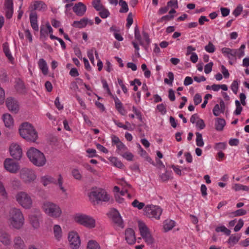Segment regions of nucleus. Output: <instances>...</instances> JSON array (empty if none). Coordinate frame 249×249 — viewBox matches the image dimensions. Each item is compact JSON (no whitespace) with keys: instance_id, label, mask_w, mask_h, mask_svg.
Wrapping results in <instances>:
<instances>
[{"instance_id":"c03bdc74","label":"nucleus","mask_w":249,"mask_h":249,"mask_svg":"<svg viewBox=\"0 0 249 249\" xmlns=\"http://www.w3.org/2000/svg\"><path fill=\"white\" fill-rule=\"evenodd\" d=\"M119 5L121 6V8L119 12L120 13H126L128 11V6L126 1L119 2Z\"/></svg>"},{"instance_id":"0e129e2a","label":"nucleus","mask_w":249,"mask_h":249,"mask_svg":"<svg viewBox=\"0 0 249 249\" xmlns=\"http://www.w3.org/2000/svg\"><path fill=\"white\" fill-rule=\"evenodd\" d=\"M213 66V62H210L205 65L204 68V71L206 74L209 73L212 71Z\"/></svg>"},{"instance_id":"338daca9","label":"nucleus","mask_w":249,"mask_h":249,"mask_svg":"<svg viewBox=\"0 0 249 249\" xmlns=\"http://www.w3.org/2000/svg\"><path fill=\"white\" fill-rule=\"evenodd\" d=\"M244 221L242 219H240L238 221V224L235 226L234 228V230L235 231L237 232L239 231L242 227L243 226Z\"/></svg>"},{"instance_id":"e2e57ef3","label":"nucleus","mask_w":249,"mask_h":249,"mask_svg":"<svg viewBox=\"0 0 249 249\" xmlns=\"http://www.w3.org/2000/svg\"><path fill=\"white\" fill-rule=\"evenodd\" d=\"M0 195L4 197H7V194L2 182H0Z\"/></svg>"},{"instance_id":"2f4dec72","label":"nucleus","mask_w":249,"mask_h":249,"mask_svg":"<svg viewBox=\"0 0 249 249\" xmlns=\"http://www.w3.org/2000/svg\"><path fill=\"white\" fill-rule=\"evenodd\" d=\"M15 88L17 91L18 92L21 93L25 92V85L22 81L18 79L17 81Z\"/></svg>"},{"instance_id":"cd10ccee","label":"nucleus","mask_w":249,"mask_h":249,"mask_svg":"<svg viewBox=\"0 0 249 249\" xmlns=\"http://www.w3.org/2000/svg\"><path fill=\"white\" fill-rule=\"evenodd\" d=\"M226 124L225 121L224 119L217 118L215 120V127L217 131H222Z\"/></svg>"},{"instance_id":"5fc2aeb1","label":"nucleus","mask_w":249,"mask_h":249,"mask_svg":"<svg viewBox=\"0 0 249 249\" xmlns=\"http://www.w3.org/2000/svg\"><path fill=\"white\" fill-rule=\"evenodd\" d=\"M168 77H169V79H168L167 78L164 79V82L167 84L169 85H172V82L174 80V74L172 72H169L168 73Z\"/></svg>"},{"instance_id":"1a4fd4ad","label":"nucleus","mask_w":249,"mask_h":249,"mask_svg":"<svg viewBox=\"0 0 249 249\" xmlns=\"http://www.w3.org/2000/svg\"><path fill=\"white\" fill-rule=\"evenodd\" d=\"M144 213L145 215L150 218H155L159 219L162 213V209L159 207L153 205H148L144 208Z\"/></svg>"},{"instance_id":"f257e3e1","label":"nucleus","mask_w":249,"mask_h":249,"mask_svg":"<svg viewBox=\"0 0 249 249\" xmlns=\"http://www.w3.org/2000/svg\"><path fill=\"white\" fill-rule=\"evenodd\" d=\"M8 220L10 226L18 230L21 229L24 223L23 213L19 209L15 208L10 210Z\"/></svg>"},{"instance_id":"7c9ffc66","label":"nucleus","mask_w":249,"mask_h":249,"mask_svg":"<svg viewBox=\"0 0 249 249\" xmlns=\"http://www.w3.org/2000/svg\"><path fill=\"white\" fill-rule=\"evenodd\" d=\"M3 50L7 58L12 62L14 58L10 53L8 43L5 42L3 44Z\"/></svg>"},{"instance_id":"473e14b6","label":"nucleus","mask_w":249,"mask_h":249,"mask_svg":"<svg viewBox=\"0 0 249 249\" xmlns=\"http://www.w3.org/2000/svg\"><path fill=\"white\" fill-rule=\"evenodd\" d=\"M87 249H101V247L96 241L91 240L88 243Z\"/></svg>"},{"instance_id":"37998d69","label":"nucleus","mask_w":249,"mask_h":249,"mask_svg":"<svg viewBox=\"0 0 249 249\" xmlns=\"http://www.w3.org/2000/svg\"><path fill=\"white\" fill-rule=\"evenodd\" d=\"M215 231L216 232H224L227 235H230L231 234V231L226 228L225 226H220L217 227L215 229Z\"/></svg>"},{"instance_id":"69168bd1","label":"nucleus","mask_w":249,"mask_h":249,"mask_svg":"<svg viewBox=\"0 0 249 249\" xmlns=\"http://www.w3.org/2000/svg\"><path fill=\"white\" fill-rule=\"evenodd\" d=\"M5 9H13V3L12 0H5L4 3Z\"/></svg>"},{"instance_id":"8fccbe9b","label":"nucleus","mask_w":249,"mask_h":249,"mask_svg":"<svg viewBox=\"0 0 249 249\" xmlns=\"http://www.w3.org/2000/svg\"><path fill=\"white\" fill-rule=\"evenodd\" d=\"M72 175L74 178L77 180H81L82 178V175L79 171L77 169H74L72 171Z\"/></svg>"},{"instance_id":"20e7f679","label":"nucleus","mask_w":249,"mask_h":249,"mask_svg":"<svg viewBox=\"0 0 249 249\" xmlns=\"http://www.w3.org/2000/svg\"><path fill=\"white\" fill-rule=\"evenodd\" d=\"M42 209L49 216L54 218L59 217L62 213L60 207L58 205L49 201L43 203Z\"/></svg>"},{"instance_id":"e433bc0d","label":"nucleus","mask_w":249,"mask_h":249,"mask_svg":"<svg viewBox=\"0 0 249 249\" xmlns=\"http://www.w3.org/2000/svg\"><path fill=\"white\" fill-rule=\"evenodd\" d=\"M160 178L162 181H167L172 178L171 177V172L166 171L164 173H162L160 175Z\"/></svg>"},{"instance_id":"393cba45","label":"nucleus","mask_w":249,"mask_h":249,"mask_svg":"<svg viewBox=\"0 0 249 249\" xmlns=\"http://www.w3.org/2000/svg\"><path fill=\"white\" fill-rule=\"evenodd\" d=\"M53 232L55 238L60 241L62 237V230L59 225H54L53 227Z\"/></svg>"},{"instance_id":"a878e982","label":"nucleus","mask_w":249,"mask_h":249,"mask_svg":"<svg viewBox=\"0 0 249 249\" xmlns=\"http://www.w3.org/2000/svg\"><path fill=\"white\" fill-rule=\"evenodd\" d=\"M3 120L7 127H10L13 125L14 120L10 114L8 113L3 114Z\"/></svg>"},{"instance_id":"9d476101","label":"nucleus","mask_w":249,"mask_h":249,"mask_svg":"<svg viewBox=\"0 0 249 249\" xmlns=\"http://www.w3.org/2000/svg\"><path fill=\"white\" fill-rule=\"evenodd\" d=\"M41 182L43 184V185L45 186L49 184H51V183H53V184H55L58 183L60 189L63 192H65L66 191V190L65 189L64 187L62 186V184H63V178L60 174H59L58 175V183H57L56 180L55 178H53L51 176H46L41 177Z\"/></svg>"},{"instance_id":"680f3d73","label":"nucleus","mask_w":249,"mask_h":249,"mask_svg":"<svg viewBox=\"0 0 249 249\" xmlns=\"http://www.w3.org/2000/svg\"><path fill=\"white\" fill-rule=\"evenodd\" d=\"M157 108L162 115L165 114L166 112L165 106L163 104L158 105L157 106Z\"/></svg>"},{"instance_id":"79ce46f5","label":"nucleus","mask_w":249,"mask_h":249,"mask_svg":"<svg viewBox=\"0 0 249 249\" xmlns=\"http://www.w3.org/2000/svg\"><path fill=\"white\" fill-rule=\"evenodd\" d=\"M247 213V211L244 209H238L234 212L231 213V214L232 216H238L244 215Z\"/></svg>"},{"instance_id":"bb28decb","label":"nucleus","mask_w":249,"mask_h":249,"mask_svg":"<svg viewBox=\"0 0 249 249\" xmlns=\"http://www.w3.org/2000/svg\"><path fill=\"white\" fill-rule=\"evenodd\" d=\"M38 64V67L41 70L43 74L44 75L47 74L48 72V68L46 61L43 58H41L39 60Z\"/></svg>"},{"instance_id":"4c0bfd02","label":"nucleus","mask_w":249,"mask_h":249,"mask_svg":"<svg viewBox=\"0 0 249 249\" xmlns=\"http://www.w3.org/2000/svg\"><path fill=\"white\" fill-rule=\"evenodd\" d=\"M196 144L198 146L202 147L204 145V142L202 139V135L199 132H196Z\"/></svg>"},{"instance_id":"c9c22d12","label":"nucleus","mask_w":249,"mask_h":249,"mask_svg":"<svg viewBox=\"0 0 249 249\" xmlns=\"http://www.w3.org/2000/svg\"><path fill=\"white\" fill-rule=\"evenodd\" d=\"M110 161L113 164V165L119 168H122L124 166L122 162L118 160L116 157H111L109 159Z\"/></svg>"},{"instance_id":"de8ad7c7","label":"nucleus","mask_w":249,"mask_h":249,"mask_svg":"<svg viewBox=\"0 0 249 249\" xmlns=\"http://www.w3.org/2000/svg\"><path fill=\"white\" fill-rule=\"evenodd\" d=\"M121 156L124 158L129 161H132L134 157L133 155L131 153L128 152V150L124 153Z\"/></svg>"},{"instance_id":"412c9836","label":"nucleus","mask_w":249,"mask_h":249,"mask_svg":"<svg viewBox=\"0 0 249 249\" xmlns=\"http://www.w3.org/2000/svg\"><path fill=\"white\" fill-rule=\"evenodd\" d=\"M30 8L31 9V12H34L35 10H45L46 8V5L42 1H35L33 5H31Z\"/></svg>"},{"instance_id":"f3484780","label":"nucleus","mask_w":249,"mask_h":249,"mask_svg":"<svg viewBox=\"0 0 249 249\" xmlns=\"http://www.w3.org/2000/svg\"><path fill=\"white\" fill-rule=\"evenodd\" d=\"M222 53L226 56L229 59L232 60L236 59V56L238 53V50L231 49L229 48H223L221 49Z\"/></svg>"},{"instance_id":"423d86ee","label":"nucleus","mask_w":249,"mask_h":249,"mask_svg":"<svg viewBox=\"0 0 249 249\" xmlns=\"http://www.w3.org/2000/svg\"><path fill=\"white\" fill-rule=\"evenodd\" d=\"M19 176L20 178L26 184L34 181L36 178L35 172L32 169L28 168H22L19 171Z\"/></svg>"},{"instance_id":"dca6fc26","label":"nucleus","mask_w":249,"mask_h":249,"mask_svg":"<svg viewBox=\"0 0 249 249\" xmlns=\"http://www.w3.org/2000/svg\"><path fill=\"white\" fill-rule=\"evenodd\" d=\"M0 242L4 246H8L11 244L10 235L2 230H0Z\"/></svg>"},{"instance_id":"ea45409f","label":"nucleus","mask_w":249,"mask_h":249,"mask_svg":"<svg viewBox=\"0 0 249 249\" xmlns=\"http://www.w3.org/2000/svg\"><path fill=\"white\" fill-rule=\"evenodd\" d=\"M99 11V15L102 18H107L110 15L109 11L104 6Z\"/></svg>"},{"instance_id":"052dcab7","label":"nucleus","mask_w":249,"mask_h":249,"mask_svg":"<svg viewBox=\"0 0 249 249\" xmlns=\"http://www.w3.org/2000/svg\"><path fill=\"white\" fill-rule=\"evenodd\" d=\"M145 243L148 245H152L154 243V239L151 236V234L143 238Z\"/></svg>"},{"instance_id":"2eb2a0df","label":"nucleus","mask_w":249,"mask_h":249,"mask_svg":"<svg viewBox=\"0 0 249 249\" xmlns=\"http://www.w3.org/2000/svg\"><path fill=\"white\" fill-rule=\"evenodd\" d=\"M125 239L127 243L130 245H133L135 243L136 238L135 232L132 229H126L124 232Z\"/></svg>"},{"instance_id":"5701e85b","label":"nucleus","mask_w":249,"mask_h":249,"mask_svg":"<svg viewBox=\"0 0 249 249\" xmlns=\"http://www.w3.org/2000/svg\"><path fill=\"white\" fill-rule=\"evenodd\" d=\"M139 229L143 239L150 234L148 228L144 223L141 221L139 222Z\"/></svg>"},{"instance_id":"4be33fe9","label":"nucleus","mask_w":249,"mask_h":249,"mask_svg":"<svg viewBox=\"0 0 249 249\" xmlns=\"http://www.w3.org/2000/svg\"><path fill=\"white\" fill-rule=\"evenodd\" d=\"M40 214H31L29 216L30 223L35 229L39 227V217Z\"/></svg>"},{"instance_id":"49530a36","label":"nucleus","mask_w":249,"mask_h":249,"mask_svg":"<svg viewBox=\"0 0 249 249\" xmlns=\"http://www.w3.org/2000/svg\"><path fill=\"white\" fill-rule=\"evenodd\" d=\"M142 35L144 39L145 40V41L146 42V44L145 45L144 44V46H143L145 49L146 50L147 48L148 47V45L150 42V39L149 37V35L148 33H146L145 32H142Z\"/></svg>"},{"instance_id":"a211bd4d","label":"nucleus","mask_w":249,"mask_h":249,"mask_svg":"<svg viewBox=\"0 0 249 249\" xmlns=\"http://www.w3.org/2000/svg\"><path fill=\"white\" fill-rule=\"evenodd\" d=\"M73 12L78 16H82L85 13L87 7L83 3L79 2L76 3L72 8Z\"/></svg>"},{"instance_id":"f704fd0d","label":"nucleus","mask_w":249,"mask_h":249,"mask_svg":"<svg viewBox=\"0 0 249 249\" xmlns=\"http://www.w3.org/2000/svg\"><path fill=\"white\" fill-rule=\"evenodd\" d=\"M135 38L137 39L141 45L144 46V43L142 42V40L141 36L140 34V32L139 29V28L137 26L135 27Z\"/></svg>"},{"instance_id":"6ab92c4d","label":"nucleus","mask_w":249,"mask_h":249,"mask_svg":"<svg viewBox=\"0 0 249 249\" xmlns=\"http://www.w3.org/2000/svg\"><path fill=\"white\" fill-rule=\"evenodd\" d=\"M30 21L32 28L37 32L38 31V26L37 24V16L35 12H31L30 14Z\"/></svg>"},{"instance_id":"a19ab883","label":"nucleus","mask_w":249,"mask_h":249,"mask_svg":"<svg viewBox=\"0 0 249 249\" xmlns=\"http://www.w3.org/2000/svg\"><path fill=\"white\" fill-rule=\"evenodd\" d=\"M233 189L235 191H240V190L249 191V187H248L247 186L243 185L240 184H235L234 185V186H233Z\"/></svg>"},{"instance_id":"6e6552de","label":"nucleus","mask_w":249,"mask_h":249,"mask_svg":"<svg viewBox=\"0 0 249 249\" xmlns=\"http://www.w3.org/2000/svg\"><path fill=\"white\" fill-rule=\"evenodd\" d=\"M75 220L79 224L88 228H93L95 226V220L91 217L85 214L78 215L75 217Z\"/></svg>"},{"instance_id":"6e6d98bb","label":"nucleus","mask_w":249,"mask_h":249,"mask_svg":"<svg viewBox=\"0 0 249 249\" xmlns=\"http://www.w3.org/2000/svg\"><path fill=\"white\" fill-rule=\"evenodd\" d=\"M242 10H243L242 6L241 5H239L237 6V7L233 11V15L235 17H237L239 15L241 14Z\"/></svg>"},{"instance_id":"4468645a","label":"nucleus","mask_w":249,"mask_h":249,"mask_svg":"<svg viewBox=\"0 0 249 249\" xmlns=\"http://www.w3.org/2000/svg\"><path fill=\"white\" fill-rule=\"evenodd\" d=\"M6 105L8 109L15 113H17L19 110V105L17 100L12 97L7 98Z\"/></svg>"},{"instance_id":"a18cd8bd","label":"nucleus","mask_w":249,"mask_h":249,"mask_svg":"<svg viewBox=\"0 0 249 249\" xmlns=\"http://www.w3.org/2000/svg\"><path fill=\"white\" fill-rule=\"evenodd\" d=\"M236 108L234 112L236 115H239L241 114L243 108L241 105V103L238 100H236L235 102Z\"/></svg>"},{"instance_id":"603ef678","label":"nucleus","mask_w":249,"mask_h":249,"mask_svg":"<svg viewBox=\"0 0 249 249\" xmlns=\"http://www.w3.org/2000/svg\"><path fill=\"white\" fill-rule=\"evenodd\" d=\"M132 206L134 207L137 208L138 209L141 210L143 208L144 206V203L142 202H140L138 200L135 199L132 203Z\"/></svg>"},{"instance_id":"39448f33","label":"nucleus","mask_w":249,"mask_h":249,"mask_svg":"<svg viewBox=\"0 0 249 249\" xmlns=\"http://www.w3.org/2000/svg\"><path fill=\"white\" fill-rule=\"evenodd\" d=\"M15 198L18 203L25 209H28L32 206V199L31 196L25 192L21 191L18 192Z\"/></svg>"},{"instance_id":"774afa93","label":"nucleus","mask_w":249,"mask_h":249,"mask_svg":"<svg viewBox=\"0 0 249 249\" xmlns=\"http://www.w3.org/2000/svg\"><path fill=\"white\" fill-rule=\"evenodd\" d=\"M226 144L225 142L216 143L214 146V148L217 150H223L225 149Z\"/></svg>"},{"instance_id":"9b49d317","label":"nucleus","mask_w":249,"mask_h":249,"mask_svg":"<svg viewBox=\"0 0 249 249\" xmlns=\"http://www.w3.org/2000/svg\"><path fill=\"white\" fill-rule=\"evenodd\" d=\"M3 165L6 171L13 174L17 173L20 169L19 163L10 158L4 160Z\"/></svg>"},{"instance_id":"aec40b11","label":"nucleus","mask_w":249,"mask_h":249,"mask_svg":"<svg viewBox=\"0 0 249 249\" xmlns=\"http://www.w3.org/2000/svg\"><path fill=\"white\" fill-rule=\"evenodd\" d=\"M111 215L112 221L118 226H121L123 220L118 211L116 209H113L111 211Z\"/></svg>"},{"instance_id":"0eeeda50","label":"nucleus","mask_w":249,"mask_h":249,"mask_svg":"<svg viewBox=\"0 0 249 249\" xmlns=\"http://www.w3.org/2000/svg\"><path fill=\"white\" fill-rule=\"evenodd\" d=\"M89 196L90 199L93 202H94L95 200L107 202L109 199V196L107 193L104 190L101 189L92 191Z\"/></svg>"},{"instance_id":"864d4df0","label":"nucleus","mask_w":249,"mask_h":249,"mask_svg":"<svg viewBox=\"0 0 249 249\" xmlns=\"http://www.w3.org/2000/svg\"><path fill=\"white\" fill-rule=\"evenodd\" d=\"M239 88L238 82L237 80H234L231 85V89L235 94H236Z\"/></svg>"},{"instance_id":"bf43d9fd","label":"nucleus","mask_w":249,"mask_h":249,"mask_svg":"<svg viewBox=\"0 0 249 249\" xmlns=\"http://www.w3.org/2000/svg\"><path fill=\"white\" fill-rule=\"evenodd\" d=\"M202 101L201 96L198 94L196 93L194 97V102L195 105H198L200 104Z\"/></svg>"},{"instance_id":"f03ea898","label":"nucleus","mask_w":249,"mask_h":249,"mask_svg":"<svg viewBox=\"0 0 249 249\" xmlns=\"http://www.w3.org/2000/svg\"><path fill=\"white\" fill-rule=\"evenodd\" d=\"M20 135L28 141L35 142L37 139V133L33 126L29 123L25 122L19 128Z\"/></svg>"},{"instance_id":"09e8293b","label":"nucleus","mask_w":249,"mask_h":249,"mask_svg":"<svg viewBox=\"0 0 249 249\" xmlns=\"http://www.w3.org/2000/svg\"><path fill=\"white\" fill-rule=\"evenodd\" d=\"M205 50L210 53H213L215 51V48L211 42H209L208 44L205 47Z\"/></svg>"},{"instance_id":"13d9d810","label":"nucleus","mask_w":249,"mask_h":249,"mask_svg":"<svg viewBox=\"0 0 249 249\" xmlns=\"http://www.w3.org/2000/svg\"><path fill=\"white\" fill-rule=\"evenodd\" d=\"M127 23L126 26L127 28H129V27L132 24L133 20V15L132 13H129L128 15L127 18Z\"/></svg>"},{"instance_id":"58836bf2","label":"nucleus","mask_w":249,"mask_h":249,"mask_svg":"<svg viewBox=\"0 0 249 249\" xmlns=\"http://www.w3.org/2000/svg\"><path fill=\"white\" fill-rule=\"evenodd\" d=\"M92 5L96 11H100L104 7L101 3V0H93Z\"/></svg>"},{"instance_id":"4d7b16f0","label":"nucleus","mask_w":249,"mask_h":249,"mask_svg":"<svg viewBox=\"0 0 249 249\" xmlns=\"http://www.w3.org/2000/svg\"><path fill=\"white\" fill-rule=\"evenodd\" d=\"M196 126L199 129H203L205 127V124L204 121L201 119H198L196 122Z\"/></svg>"},{"instance_id":"ddd939ff","label":"nucleus","mask_w":249,"mask_h":249,"mask_svg":"<svg viewBox=\"0 0 249 249\" xmlns=\"http://www.w3.org/2000/svg\"><path fill=\"white\" fill-rule=\"evenodd\" d=\"M11 156L15 160H19L22 155V149L20 146L15 143L11 144L9 148Z\"/></svg>"},{"instance_id":"c85d7f7f","label":"nucleus","mask_w":249,"mask_h":249,"mask_svg":"<svg viewBox=\"0 0 249 249\" xmlns=\"http://www.w3.org/2000/svg\"><path fill=\"white\" fill-rule=\"evenodd\" d=\"M88 24V18H83L80 21H74L72 24V26L79 28L85 27Z\"/></svg>"},{"instance_id":"f8f14e48","label":"nucleus","mask_w":249,"mask_h":249,"mask_svg":"<svg viewBox=\"0 0 249 249\" xmlns=\"http://www.w3.org/2000/svg\"><path fill=\"white\" fill-rule=\"evenodd\" d=\"M68 240L70 247L72 249H78L81 244L80 237L78 233L71 231L68 234Z\"/></svg>"},{"instance_id":"b1692460","label":"nucleus","mask_w":249,"mask_h":249,"mask_svg":"<svg viewBox=\"0 0 249 249\" xmlns=\"http://www.w3.org/2000/svg\"><path fill=\"white\" fill-rule=\"evenodd\" d=\"M14 247L15 249H24L25 243L19 236H16L14 239Z\"/></svg>"},{"instance_id":"72a5a7b5","label":"nucleus","mask_w":249,"mask_h":249,"mask_svg":"<svg viewBox=\"0 0 249 249\" xmlns=\"http://www.w3.org/2000/svg\"><path fill=\"white\" fill-rule=\"evenodd\" d=\"M117 152L121 156L128 150L127 147L123 143H120L117 144Z\"/></svg>"},{"instance_id":"c756f323","label":"nucleus","mask_w":249,"mask_h":249,"mask_svg":"<svg viewBox=\"0 0 249 249\" xmlns=\"http://www.w3.org/2000/svg\"><path fill=\"white\" fill-rule=\"evenodd\" d=\"M175 226V222L170 219H167L164 222L163 228L165 231L171 230Z\"/></svg>"},{"instance_id":"7ed1b4c3","label":"nucleus","mask_w":249,"mask_h":249,"mask_svg":"<svg viewBox=\"0 0 249 249\" xmlns=\"http://www.w3.org/2000/svg\"><path fill=\"white\" fill-rule=\"evenodd\" d=\"M27 155L33 164L37 166H42L46 163L43 153L35 148L31 147L28 150Z\"/></svg>"},{"instance_id":"3c124183","label":"nucleus","mask_w":249,"mask_h":249,"mask_svg":"<svg viewBox=\"0 0 249 249\" xmlns=\"http://www.w3.org/2000/svg\"><path fill=\"white\" fill-rule=\"evenodd\" d=\"M240 238V236H236L232 234L230 237L228 243L235 244L239 241Z\"/></svg>"}]
</instances>
